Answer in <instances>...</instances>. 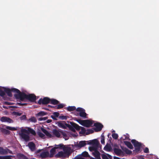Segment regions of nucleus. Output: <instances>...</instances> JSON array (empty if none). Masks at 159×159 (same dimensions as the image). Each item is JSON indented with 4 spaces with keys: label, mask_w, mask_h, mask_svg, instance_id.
Returning <instances> with one entry per match:
<instances>
[{
    "label": "nucleus",
    "mask_w": 159,
    "mask_h": 159,
    "mask_svg": "<svg viewBox=\"0 0 159 159\" xmlns=\"http://www.w3.org/2000/svg\"><path fill=\"white\" fill-rule=\"evenodd\" d=\"M14 90L19 93V94L14 95V97L17 99L23 101L25 99H26L32 102H34L36 100V96L34 94H31L28 95L24 92H20L19 89H14Z\"/></svg>",
    "instance_id": "obj_1"
},
{
    "label": "nucleus",
    "mask_w": 159,
    "mask_h": 159,
    "mask_svg": "<svg viewBox=\"0 0 159 159\" xmlns=\"http://www.w3.org/2000/svg\"><path fill=\"white\" fill-rule=\"evenodd\" d=\"M71 125H67V127L69 129L73 132L75 131V129L77 130H80L81 129L80 131V134H86V130L85 128L79 126L77 124L71 121H68Z\"/></svg>",
    "instance_id": "obj_2"
},
{
    "label": "nucleus",
    "mask_w": 159,
    "mask_h": 159,
    "mask_svg": "<svg viewBox=\"0 0 159 159\" xmlns=\"http://www.w3.org/2000/svg\"><path fill=\"white\" fill-rule=\"evenodd\" d=\"M70 148H67V149L65 151V152H63L62 151L59 152L55 155V157L56 158H64L66 156V155L69 154H70Z\"/></svg>",
    "instance_id": "obj_3"
},
{
    "label": "nucleus",
    "mask_w": 159,
    "mask_h": 159,
    "mask_svg": "<svg viewBox=\"0 0 159 159\" xmlns=\"http://www.w3.org/2000/svg\"><path fill=\"white\" fill-rule=\"evenodd\" d=\"M3 90L5 91V92L6 93L7 95L10 97H11L12 96V95L11 93V92H14L17 93L16 94H19V92H17V91H15L14 89H18L16 88H12L11 89L8 88H6L4 87H3Z\"/></svg>",
    "instance_id": "obj_4"
},
{
    "label": "nucleus",
    "mask_w": 159,
    "mask_h": 159,
    "mask_svg": "<svg viewBox=\"0 0 159 159\" xmlns=\"http://www.w3.org/2000/svg\"><path fill=\"white\" fill-rule=\"evenodd\" d=\"M50 98H49L45 97L43 99L42 98H40L38 102V103L39 104H47L50 102Z\"/></svg>",
    "instance_id": "obj_5"
},
{
    "label": "nucleus",
    "mask_w": 159,
    "mask_h": 159,
    "mask_svg": "<svg viewBox=\"0 0 159 159\" xmlns=\"http://www.w3.org/2000/svg\"><path fill=\"white\" fill-rule=\"evenodd\" d=\"M94 126L95 127L94 130L96 132H98L101 131L103 127V125L99 123H95Z\"/></svg>",
    "instance_id": "obj_6"
},
{
    "label": "nucleus",
    "mask_w": 159,
    "mask_h": 159,
    "mask_svg": "<svg viewBox=\"0 0 159 159\" xmlns=\"http://www.w3.org/2000/svg\"><path fill=\"white\" fill-rule=\"evenodd\" d=\"M93 146L92 147H89V149L90 151H94V152L96 150H98L99 146L100 145V144L98 140L97 141V144H92Z\"/></svg>",
    "instance_id": "obj_7"
},
{
    "label": "nucleus",
    "mask_w": 159,
    "mask_h": 159,
    "mask_svg": "<svg viewBox=\"0 0 159 159\" xmlns=\"http://www.w3.org/2000/svg\"><path fill=\"white\" fill-rule=\"evenodd\" d=\"M0 120L2 122H7L9 123H13V120L11 118L5 116L1 118Z\"/></svg>",
    "instance_id": "obj_8"
},
{
    "label": "nucleus",
    "mask_w": 159,
    "mask_h": 159,
    "mask_svg": "<svg viewBox=\"0 0 159 159\" xmlns=\"http://www.w3.org/2000/svg\"><path fill=\"white\" fill-rule=\"evenodd\" d=\"M55 146H57V147H55L51 149L50 151V153H52L54 154L56 152V149L58 148L62 149L63 148L64 145L62 144H60L58 145H56Z\"/></svg>",
    "instance_id": "obj_9"
},
{
    "label": "nucleus",
    "mask_w": 159,
    "mask_h": 159,
    "mask_svg": "<svg viewBox=\"0 0 159 159\" xmlns=\"http://www.w3.org/2000/svg\"><path fill=\"white\" fill-rule=\"evenodd\" d=\"M113 151L116 155L117 156H120L124 155V152L120 149L114 148Z\"/></svg>",
    "instance_id": "obj_10"
},
{
    "label": "nucleus",
    "mask_w": 159,
    "mask_h": 159,
    "mask_svg": "<svg viewBox=\"0 0 159 159\" xmlns=\"http://www.w3.org/2000/svg\"><path fill=\"white\" fill-rule=\"evenodd\" d=\"M86 144V141H82L79 142L78 143L75 144V146L76 148H80L84 147Z\"/></svg>",
    "instance_id": "obj_11"
},
{
    "label": "nucleus",
    "mask_w": 159,
    "mask_h": 159,
    "mask_svg": "<svg viewBox=\"0 0 159 159\" xmlns=\"http://www.w3.org/2000/svg\"><path fill=\"white\" fill-rule=\"evenodd\" d=\"M49 152L48 151H44L42 152L39 156V157L42 159H43L49 157Z\"/></svg>",
    "instance_id": "obj_12"
},
{
    "label": "nucleus",
    "mask_w": 159,
    "mask_h": 159,
    "mask_svg": "<svg viewBox=\"0 0 159 159\" xmlns=\"http://www.w3.org/2000/svg\"><path fill=\"white\" fill-rule=\"evenodd\" d=\"M93 124V121L89 120H84L83 126L87 127H89Z\"/></svg>",
    "instance_id": "obj_13"
},
{
    "label": "nucleus",
    "mask_w": 159,
    "mask_h": 159,
    "mask_svg": "<svg viewBox=\"0 0 159 159\" xmlns=\"http://www.w3.org/2000/svg\"><path fill=\"white\" fill-rule=\"evenodd\" d=\"M58 126L60 128L66 129L67 127V125H69L66 123V122L64 121H59L58 122Z\"/></svg>",
    "instance_id": "obj_14"
},
{
    "label": "nucleus",
    "mask_w": 159,
    "mask_h": 159,
    "mask_svg": "<svg viewBox=\"0 0 159 159\" xmlns=\"http://www.w3.org/2000/svg\"><path fill=\"white\" fill-rule=\"evenodd\" d=\"M28 146L32 152H34L35 150L36 146L33 142H31L28 143Z\"/></svg>",
    "instance_id": "obj_15"
},
{
    "label": "nucleus",
    "mask_w": 159,
    "mask_h": 159,
    "mask_svg": "<svg viewBox=\"0 0 159 159\" xmlns=\"http://www.w3.org/2000/svg\"><path fill=\"white\" fill-rule=\"evenodd\" d=\"M131 142L135 147H141V143L135 139H132Z\"/></svg>",
    "instance_id": "obj_16"
},
{
    "label": "nucleus",
    "mask_w": 159,
    "mask_h": 159,
    "mask_svg": "<svg viewBox=\"0 0 159 159\" xmlns=\"http://www.w3.org/2000/svg\"><path fill=\"white\" fill-rule=\"evenodd\" d=\"M20 135L22 138L25 141L27 142L29 141L30 138L28 135L25 133H21Z\"/></svg>",
    "instance_id": "obj_17"
},
{
    "label": "nucleus",
    "mask_w": 159,
    "mask_h": 159,
    "mask_svg": "<svg viewBox=\"0 0 159 159\" xmlns=\"http://www.w3.org/2000/svg\"><path fill=\"white\" fill-rule=\"evenodd\" d=\"M93 156L97 159H101L100 153L98 151V150H96L93 153Z\"/></svg>",
    "instance_id": "obj_18"
},
{
    "label": "nucleus",
    "mask_w": 159,
    "mask_h": 159,
    "mask_svg": "<svg viewBox=\"0 0 159 159\" xmlns=\"http://www.w3.org/2000/svg\"><path fill=\"white\" fill-rule=\"evenodd\" d=\"M41 130L43 133L45 134L49 138H50L52 137L51 134L45 129L42 128Z\"/></svg>",
    "instance_id": "obj_19"
},
{
    "label": "nucleus",
    "mask_w": 159,
    "mask_h": 159,
    "mask_svg": "<svg viewBox=\"0 0 159 159\" xmlns=\"http://www.w3.org/2000/svg\"><path fill=\"white\" fill-rule=\"evenodd\" d=\"M97 139H94L92 140L86 141V144L89 145H92V144H97Z\"/></svg>",
    "instance_id": "obj_20"
},
{
    "label": "nucleus",
    "mask_w": 159,
    "mask_h": 159,
    "mask_svg": "<svg viewBox=\"0 0 159 159\" xmlns=\"http://www.w3.org/2000/svg\"><path fill=\"white\" fill-rule=\"evenodd\" d=\"M53 134L57 137L59 138L61 136V134L59 131L56 129H54L52 131Z\"/></svg>",
    "instance_id": "obj_21"
},
{
    "label": "nucleus",
    "mask_w": 159,
    "mask_h": 159,
    "mask_svg": "<svg viewBox=\"0 0 159 159\" xmlns=\"http://www.w3.org/2000/svg\"><path fill=\"white\" fill-rule=\"evenodd\" d=\"M59 102L54 99H50V103L53 105H57L59 103Z\"/></svg>",
    "instance_id": "obj_22"
},
{
    "label": "nucleus",
    "mask_w": 159,
    "mask_h": 159,
    "mask_svg": "<svg viewBox=\"0 0 159 159\" xmlns=\"http://www.w3.org/2000/svg\"><path fill=\"white\" fill-rule=\"evenodd\" d=\"M17 157L19 159H29L27 157L21 153L18 154Z\"/></svg>",
    "instance_id": "obj_23"
},
{
    "label": "nucleus",
    "mask_w": 159,
    "mask_h": 159,
    "mask_svg": "<svg viewBox=\"0 0 159 159\" xmlns=\"http://www.w3.org/2000/svg\"><path fill=\"white\" fill-rule=\"evenodd\" d=\"M79 115L80 117L86 118L87 114L85 112V110L84 109L82 111L79 112Z\"/></svg>",
    "instance_id": "obj_24"
},
{
    "label": "nucleus",
    "mask_w": 159,
    "mask_h": 159,
    "mask_svg": "<svg viewBox=\"0 0 159 159\" xmlns=\"http://www.w3.org/2000/svg\"><path fill=\"white\" fill-rule=\"evenodd\" d=\"M124 143L129 148L132 149L133 148V146L130 142L127 141H124Z\"/></svg>",
    "instance_id": "obj_25"
},
{
    "label": "nucleus",
    "mask_w": 159,
    "mask_h": 159,
    "mask_svg": "<svg viewBox=\"0 0 159 159\" xmlns=\"http://www.w3.org/2000/svg\"><path fill=\"white\" fill-rule=\"evenodd\" d=\"M2 87H0V96L2 97L3 98L5 96L6 93Z\"/></svg>",
    "instance_id": "obj_26"
},
{
    "label": "nucleus",
    "mask_w": 159,
    "mask_h": 159,
    "mask_svg": "<svg viewBox=\"0 0 159 159\" xmlns=\"http://www.w3.org/2000/svg\"><path fill=\"white\" fill-rule=\"evenodd\" d=\"M122 150L126 154H130L132 153V151L126 148L121 147Z\"/></svg>",
    "instance_id": "obj_27"
},
{
    "label": "nucleus",
    "mask_w": 159,
    "mask_h": 159,
    "mask_svg": "<svg viewBox=\"0 0 159 159\" xmlns=\"http://www.w3.org/2000/svg\"><path fill=\"white\" fill-rule=\"evenodd\" d=\"M58 104V105H57L54 106V109H59L63 108L64 106V104L62 103H60Z\"/></svg>",
    "instance_id": "obj_28"
},
{
    "label": "nucleus",
    "mask_w": 159,
    "mask_h": 159,
    "mask_svg": "<svg viewBox=\"0 0 159 159\" xmlns=\"http://www.w3.org/2000/svg\"><path fill=\"white\" fill-rule=\"evenodd\" d=\"M28 133H30L34 135L36 134L35 131L32 129L30 128H28Z\"/></svg>",
    "instance_id": "obj_29"
},
{
    "label": "nucleus",
    "mask_w": 159,
    "mask_h": 159,
    "mask_svg": "<svg viewBox=\"0 0 159 159\" xmlns=\"http://www.w3.org/2000/svg\"><path fill=\"white\" fill-rule=\"evenodd\" d=\"M65 108L68 111H71L75 110L76 108L75 106H69L67 108Z\"/></svg>",
    "instance_id": "obj_30"
},
{
    "label": "nucleus",
    "mask_w": 159,
    "mask_h": 159,
    "mask_svg": "<svg viewBox=\"0 0 159 159\" xmlns=\"http://www.w3.org/2000/svg\"><path fill=\"white\" fill-rule=\"evenodd\" d=\"M47 114V113L46 112H45L43 111H41L39 112L36 115L37 116H43L44 115Z\"/></svg>",
    "instance_id": "obj_31"
},
{
    "label": "nucleus",
    "mask_w": 159,
    "mask_h": 159,
    "mask_svg": "<svg viewBox=\"0 0 159 159\" xmlns=\"http://www.w3.org/2000/svg\"><path fill=\"white\" fill-rule=\"evenodd\" d=\"M111 147L110 145L107 144L104 147V149L107 151H110Z\"/></svg>",
    "instance_id": "obj_32"
},
{
    "label": "nucleus",
    "mask_w": 159,
    "mask_h": 159,
    "mask_svg": "<svg viewBox=\"0 0 159 159\" xmlns=\"http://www.w3.org/2000/svg\"><path fill=\"white\" fill-rule=\"evenodd\" d=\"M101 142L102 144H105V137L103 133H102L101 137Z\"/></svg>",
    "instance_id": "obj_33"
},
{
    "label": "nucleus",
    "mask_w": 159,
    "mask_h": 159,
    "mask_svg": "<svg viewBox=\"0 0 159 159\" xmlns=\"http://www.w3.org/2000/svg\"><path fill=\"white\" fill-rule=\"evenodd\" d=\"M6 128L11 131H14L17 130V128L14 127H11L9 126H6Z\"/></svg>",
    "instance_id": "obj_34"
},
{
    "label": "nucleus",
    "mask_w": 159,
    "mask_h": 159,
    "mask_svg": "<svg viewBox=\"0 0 159 159\" xmlns=\"http://www.w3.org/2000/svg\"><path fill=\"white\" fill-rule=\"evenodd\" d=\"M94 132V130L92 129H87L86 132V135H88L90 134H92Z\"/></svg>",
    "instance_id": "obj_35"
},
{
    "label": "nucleus",
    "mask_w": 159,
    "mask_h": 159,
    "mask_svg": "<svg viewBox=\"0 0 159 159\" xmlns=\"http://www.w3.org/2000/svg\"><path fill=\"white\" fill-rule=\"evenodd\" d=\"M6 153V151L3 148L0 147V154H4Z\"/></svg>",
    "instance_id": "obj_36"
},
{
    "label": "nucleus",
    "mask_w": 159,
    "mask_h": 159,
    "mask_svg": "<svg viewBox=\"0 0 159 159\" xmlns=\"http://www.w3.org/2000/svg\"><path fill=\"white\" fill-rule=\"evenodd\" d=\"M81 154L82 156L85 157H88L89 156L88 152L86 151L84 152Z\"/></svg>",
    "instance_id": "obj_37"
},
{
    "label": "nucleus",
    "mask_w": 159,
    "mask_h": 159,
    "mask_svg": "<svg viewBox=\"0 0 159 159\" xmlns=\"http://www.w3.org/2000/svg\"><path fill=\"white\" fill-rule=\"evenodd\" d=\"M112 136L114 139H117L118 136L117 134L113 133L112 134Z\"/></svg>",
    "instance_id": "obj_38"
},
{
    "label": "nucleus",
    "mask_w": 159,
    "mask_h": 159,
    "mask_svg": "<svg viewBox=\"0 0 159 159\" xmlns=\"http://www.w3.org/2000/svg\"><path fill=\"white\" fill-rule=\"evenodd\" d=\"M39 136L41 138L44 139L45 138V135L41 132H39L38 133Z\"/></svg>",
    "instance_id": "obj_39"
},
{
    "label": "nucleus",
    "mask_w": 159,
    "mask_h": 159,
    "mask_svg": "<svg viewBox=\"0 0 159 159\" xmlns=\"http://www.w3.org/2000/svg\"><path fill=\"white\" fill-rule=\"evenodd\" d=\"M12 156H3V159H12L11 157H13Z\"/></svg>",
    "instance_id": "obj_40"
},
{
    "label": "nucleus",
    "mask_w": 159,
    "mask_h": 159,
    "mask_svg": "<svg viewBox=\"0 0 159 159\" xmlns=\"http://www.w3.org/2000/svg\"><path fill=\"white\" fill-rule=\"evenodd\" d=\"M76 121L78 122L81 125H83L84 122V120H81L80 119H77L76 120Z\"/></svg>",
    "instance_id": "obj_41"
},
{
    "label": "nucleus",
    "mask_w": 159,
    "mask_h": 159,
    "mask_svg": "<svg viewBox=\"0 0 159 159\" xmlns=\"http://www.w3.org/2000/svg\"><path fill=\"white\" fill-rule=\"evenodd\" d=\"M29 120L30 121L33 122L34 123H35L37 121V120L36 118L34 117H31Z\"/></svg>",
    "instance_id": "obj_42"
},
{
    "label": "nucleus",
    "mask_w": 159,
    "mask_h": 159,
    "mask_svg": "<svg viewBox=\"0 0 159 159\" xmlns=\"http://www.w3.org/2000/svg\"><path fill=\"white\" fill-rule=\"evenodd\" d=\"M59 118L61 120H66L67 119V116H59Z\"/></svg>",
    "instance_id": "obj_43"
},
{
    "label": "nucleus",
    "mask_w": 159,
    "mask_h": 159,
    "mask_svg": "<svg viewBox=\"0 0 159 159\" xmlns=\"http://www.w3.org/2000/svg\"><path fill=\"white\" fill-rule=\"evenodd\" d=\"M2 132L6 134H9L10 133V131L9 130L5 129H3Z\"/></svg>",
    "instance_id": "obj_44"
},
{
    "label": "nucleus",
    "mask_w": 159,
    "mask_h": 159,
    "mask_svg": "<svg viewBox=\"0 0 159 159\" xmlns=\"http://www.w3.org/2000/svg\"><path fill=\"white\" fill-rule=\"evenodd\" d=\"M48 118L47 117H40L38 118V120L39 121H41L42 120H46Z\"/></svg>",
    "instance_id": "obj_45"
},
{
    "label": "nucleus",
    "mask_w": 159,
    "mask_h": 159,
    "mask_svg": "<svg viewBox=\"0 0 159 159\" xmlns=\"http://www.w3.org/2000/svg\"><path fill=\"white\" fill-rule=\"evenodd\" d=\"M21 133H28V129L27 130L25 129H21Z\"/></svg>",
    "instance_id": "obj_46"
},
{
    "label": "nucleus",
    "mask_w": 159,
    "mask_h": 159,
    "mask_svg": "<svg viewBox=\"0 0 159 159\" xmlns=\"http://www.w3.org/2000/svg\"><path fill=\"white\" fill-rule=\"evenodd\" d=\"M84 109L83 108L81 107H78L75 110H76V111L80 112L81 111H82Z\"/></svg>",
    "instance_id": "obj_47"
},
{
    "label": "nucleus",
    "mask_w": 159,
    "mask_h": 159,
    "mask_svg": "<svg viewBox=\"0 0 159 159\" xmlns=\"http://www.w3.org/2000/svg\"><path fill=\"white\" fill-rule=\"evenodd\" d=\"M53 115L56 117H58L59 116V113L58 112H54L53 113Z\"/></svg>",
    "instance_id": "obj_48"
},
{
    "label": "nucleus",
    "mask_w": 159,
    "mask_h": 159,
    "mask_svg": "<svg viewBox=\"0 0 159 159\" xmlns=\"http://www.w3.org/2000/svg\"><path fill=\"white\" fill-rule=\"evenodd\" d=\"M102 159H109L107 156L104 154H102Z\"/></svg>",
    "instance_id": "obj_49"
},
{
    "label": "nucleus",
    "mask_w": 159,
    "mask_h": 159,
    "mask_svg": "<svg viewBox=\"0 0 159 159\" xmlns=\"http://www.w3.org/2000/svg\"><path fill=\"white\" fill-rule=\"evenodd\" d=\"M144 152L145 153H148L149 152L148 148L146 147L144 150Z\"/></svg>",
    "instance_id": "obj_50"
},
{
    "label": "nucleus",
    "mask_w": 159,
    "mask_h": 159,
    "mask_svg": "<svg viewBox=\"0 0 159 159\" xmlns=\"http://www.w3.org/2000/svg\"><path fill=\"white\" fill-rule=\"evenodd\" d=\"M17 105H18L19 106H24V105H26L27 104V103H20L19 102H17L16 103Z\"/></svg>",
    "instance_id": "obj_51"
},
{
    "label": "nucleus",
    "mask_w": 159,
    "mask_h": 159,
    "mask_svg": "<svg viewBox=\"0 0 159 159\" xmlns=\"http://www.w3.org/2000/svg\"><path fill=\"white\" fill-rule=\"evenodd\" d=\"M26 116L25 115H23L20 118L21 120L25 119L26 118Z\"/></svg>",
    "instance_id": "obj_52"
},
{
    "label": "nucleus",
    "mask_w": 159,
    "mask_h": 159,
    "mask_svg": "<svg viewBox=\"0 0 159 159\" xmlns=\"http://www.w3.org/2000/svg\"><path fill=\"white\" fill-rule=\"evenodd\" d=\"M51 117L54 120H57V119L56 117L54 116V115H51Z\"/></svg>",
    "instance_id": "obj_53"
},
{
    "label": "nucleus",
    "mask_w": 159,
    "mask_h": 159,
    "mask_svg": "<svg viewBox=\"0 0 159 159\" xmlns=\"http://www.w3.org/2000/svg\"><path fill=\"white\" fill-rule=\"evenodd\" d=\"M61 132L63 136L64 137H66L67 136V135L66 133H65L62 131Z\"/></svg>",
    "instance_id": "obj_54"
},
{
    "label": "nucleus",
    "mask_w": 159,
    "mask_h": 159,
    "mask_svg": "<svg viewBox=\"0 0 159 159\" xmlns=\"http://www.w3.org/2000/svg\"><path fill=\"white\" fill-rule=\"evenodd\" d=\"M4 104L5 105H10L11 104L10 103L8 102H5Z\"/></svg>",
    "instance_id": "obj_55"
},
{
    "label": "nucleus",
    "mask_w": 159,
    "mask_h": 159,
    "mask_svg": "<svg viewBox=\"0 0 159 159\" xmlns=\"http://www.w3.org/2000/svg\"><path fill=\"white\" fill-rule=\"evenodd\" d=\"M16 115L18 116H20L21 115V113L18 112H15Z\"/></svg>",
    "instance_id": "obj_56"
},
{
    "label": "nucleus",
    "mask_w": 159,
    "mask_h": 159,
    "mask_svg": "<svg viewBox=\"0 0 159 159\" xmlns=\"http://www.w3.org/2000/svg\"><path fill=\"white\" fill-rule=\"evenodd\" d=\"M52 120H47L46 122L48 123H50L52 122Z\"/></svg>",
    "instance_id": "obj_57"
},
{
    "label": "nucleus",
    "mask_w": 159,
    "mask_h": 159,
    "mask_svg": "<svg viewBox=\"0 0 159 159\" xmlns=\"http://www.w3.org/2000/svg\"><path fill=\"white\" fill-rule=\"evenodd\" d=\"M54 155L53 154L50 153V154H49V157L50 158L52 157Z\"/></svg>",
    "instance_id": "obj_58"
},
{
    "label": "nucleus",
    "mask_w": 159,
    "mask_h": 159,
    "mask_svg": "<svg viewBox=\"0 0 159 159\" xmlns=\"http://www.w3.org/2000/svg\"><path fill=\"white\" fill-rule=\"evenodd\" d=\"M140 147H135L136 148L135 149L136 150L139 151V150L140 149Z\"/></svg>",
    "instance_id": "obj_59"
},
{
    "label": "nucleus",
    "mask_w": 159,
    "mask_h": 159,
    "mask_svg": "<svg viewBox=\"0 0 159 159\" xmlns=\"http://www.w3.org/2000/svg\"><path fill=\"white\" fill-rule=\"evenodd\" d=\"M48 107H51V108H54V106H51V105H48Z\"/></svg>",
    "instance_id": "obj_60"
},
{
    "label": "nucleus",
    "mask_w": 159,
    "mask_h": 159,
    "mask_svg": "<svg viewBox=\"0 0 159 159\" xmlns=\"http://www.w3.org/2000/svg\"><path fill=\"white\" fill-rule=\"evenodd\" d=\"M114 159H120V158L115 157H114Z\"/></svg>",
    "instance_id": "obj_61"
},
{
    "label": "nucleus",
    "mask_w": 159,
    "mask_h": 159,
    "mask_svg": "<svg viewBox=\"0 0 159 159\" xmlns=\"http://www.w3.org/2000/svg\"><path fill=\"white\" fill-rule=\"evenodd\" d=\"M41 151V150H40V149L38 150L37 151V153H39V152Z\"/></svg>",
    "instance_id": "obj_62"
},
{
    "label": "nucleus",
    "mask_w": 159,
    "mask_h": 159,
    "mask_svg": "<svg viewBox=\"0 0 159 159\" xmlns=\"http://www.w3.org/2000/svg\"><path fill=\"white\" fill-rule=\"evenodd\" d=\"M43 109H44L45 110H49V109L48 108H47L46 107H44Z\"/></svg>",
    "instance_id": "obj_63"
},
{
    "label": "nucleus",
    "mask_w": 159,
    "mask_h": 159,
    "mask_svg": "<svg viewBox=\"0 0 159 159\" xmlns=\"http://www.w3.org/2000/svg\"><path fill=\"white\" fill-rule=\"evenodd\" d=\"M3 156H0V159H3Z\"/></svg>",
    "instance_id": "obj_64"
}]
</instances>
